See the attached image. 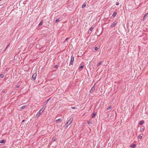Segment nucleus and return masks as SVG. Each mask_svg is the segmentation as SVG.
Returning a JSON list of instances; mask_svg holds the SVG:
<instances>
[{
    "label": "nucleus",
    "instance_id": "36",
    "mask_svg": "<svg viewBox=\"0 0 148 148\" xmlns=\"http://www.w3.org/2000/svg\"><path fill=\"white\" fill-rule=\"evenodd\" d=\"M24 121H25V120H23L22 121V122H24Z\"/></svg>",
    "mask_w": 148,
    "mask_h": 148
},
{
    "label": "nucleus",
    "instance_id": "28",
    "mask_svg": "<svg viewBox=\"0 0 148 148\" xmlns=\"http://www.w3.org/2000/svg\"><path fill=\"white\" fill-rule=\"evenodd\" d=\"M138 138L140 139H141L142 138V136H138Z\"/></svg>",
    "mask_w": 148,
    "mask_h": 148
},
{
    "label": "nucleus",
    "instance_id": "37",
    "mask_svg": "<svg viewBox=\"0 0 148 148\" xmlns=\"http://www.w3.org/2000/svg\"><path fill=\"white\" fill-rule=\"evenodd\" d=\"M18 86H17L16 87V88H18Z\"/></svg>",
    "mask_w": 148,
    "mask_h": 148
},
{
    "label": "nucleus",
    "instance_id": "27",
    "mask_svg": "<svg viewBox=\"0 0 148 148\" xmlns=\"http://www.w3.org/2000/svg\"><path fill=\"white\" fill-rule=\"evenodd\" d=\"M93 27H91L90 29V30L91 31L93 29Z\"/></svg>",
    "mask_w": 148,
    "mask_h": 148
},
{
    "label": "nucleus",
    "instance_id": "19",
    "mask_svg": "<svg viewBox=\"0 0 148 148\" xmlns=\"http://www.w3.org/2000/svg\"><path fill=\"white\" fill-rule=\"evenodd\" d=\"M101 63H102L101 62H99L98 63V64H97V66H99V65H101Z\"/></svg>",
    "mask_w": 148,
    "mask_h": 148
},
{
    "label": "nucleus",
    "instance_id": "24",
    "mask_svg": "<svg viewBox=\"0 0 148 148\" xmlns=\"http://www.w3.org/2000/svg\"><path fill=\"white\" fill-rule=\"evenodd\" d=\"M42 23H43L42 21H41L40 22V23L39 24V26H40V25H41L42 24Z\"/></svg>",
    "mask_w": 148,
    "mask_h": 148
},
{
    "label": "nucleus",
    "instance_id": "21",
    "mask_svg": "<svg viewBox=\"0 0 148 148\" xmlns=\"http://www.w3.org/2000/svg\"><path fill=\"white\" fill-rule=\"evenodd\" d=\"M112 108V107L111 106H109L107 108V110H109L111 109Z\"/></svg>",
    "mask_w": 148,
    "mask_h": 148
},
{
    "label": "nucleus",
    "instance_id": "10",
    "mask_svg": "<svg viewBox=\"0 0 148 148\" xmlns=\"http://www.w3.org/2000/svg\"><path fill=\"white\" fill-rule=\"evenodd\" d=\"M130 147L131 148H134L136 147V145L135 144H132L130 145Z\"/></svg>",
    "mask_w": 148,
    "mask_h": 148
},
{
    "label": "nucleus",
    "instance_id": "29",
    "mask_svg": "<svg viewBox=\"0 0 148 148\" xmlns=\"http://www.w3.org/2000/svg\"><path fill=\"white\" fill-rule=\"evenodd\" d=\"M95 50H97L98 49V48L97 47H95Z\"/></svg>",
    "mask_w": 148,
    "mask_h": 148
},
{
    "label": "nucleus",
    "instance_id": "17",
    "mask_svg": "<svg viewBox=\"0 0 148 148\" xmlns=\"http://www.w3.org/2000/svg\"><path fill=\"white\" fill-rule=\"evenodd\" d=\"M4 142H5V140H2L0 141V143H4Z\"/></svg>",
    "mask_w": 148,
    "mask_h": 148
},
{
    "label": "nucleus",
    "instance_id": "20",
    "mask_svg": "<svg viewBox=\"0 0 148 148\" xmlns=\"http://www.w3.org/2000/svg\"><path fill=\"white\" fill-rule=\"evenodd\" d=\"M59 21H60V19L59 18H58V19H57L56 20V22H59Z\"/></svg>",
    "mask_w": 148,
    "mask_h": 148
},
{
    "label": "nucleus",
    "instance_id": "5",
    "mask_svg": "<svg viewBox=\"0 0 148 148\" xmlns=\"http://www.w3.org/2000/svg\"><path fill=\"white\" fill-rule=\"evenodd\" d=\"M36 76L37 74L36 73H34L32 76V79H33L34 80L36 79Z\"/></svg>",
    "mask_w": 148,
    "mask_h": 148
},
{
    "label": "nucleus",
    "instance_id": "16",
    "mask_svg": "<svg viewBox=\"0 0 148 148\" xmlns=\"http://www.w3.org/2000/svg\"><path fill=\"white\" fill-rule=\"evenodd\" d=\"M62 121V120L61 119H57L56 120V122H57L58 121Z\"/></svg>",
    "mask_w": 148,
    "mask_h": 148
},
{
    "label": "nucleus",
    "instance_id": "33",
    "mask_svg": "<svg viewBox=\"0 0 148 148\" xmlns=\"http://www.w3.org/2000/svg\"><path fill=\"white\" fill-rule=\"evenodd\" d=\"M116 5H119V2H117L116 4Z\"/></svg>",
    "mask_w": 148,
    "mask_h": 148
},
{
    "label": "nucleus",
    "instance_id": "30",
    "mask_svg": "<svg viewBox=\"0 0 148 148\" xmlns=\"http://www.w3.org/2000/svg\"><path fill=\"white\" fill-rule=\"evenodd\" d=\"M144 130V128H142V129H141V131H143Z\"/></svg>",
    "mask_w": 148,
    "mask_h": 148
},
{
    "label": "nucleus",
    "instance_id": "12",
    "mask_svg": "<svg viewBox=\"0 0 148 148\" xmlns=\"http://www.w3.org/2000/svg\"><path fill=\"white\" fill-rule=\"evenodd\" d=\"M45 108L44 107H42L40 110V111H41L42 112H43V111H44V110L45 109Z\"/></svg>",
    "mask_w": 148,
    "mask_h": 148
},
{
    "label": "nucleus",
    "instance_id": "38",
    "mask_svg": "<svg viewBox=\"0 0 148 148\" xmlns=\"http://www.w3.org/2000/svg\"><path fill=\"white\" fill-rule=\"evenodd\" d=\"M9 45V44L8 45V46H8H8Z\"/></svg>",
    "mask_w": 148,
    "mask_h": 148
},
{
    "label": "nucleus",
    "instance_id": "3",
    "mask_svg": "<svg viewBox=\"0 0 148 148\" xmlns=\"http://www.w3.org/2000/svg\"><path fill=\"white\" fill-rule=\"evenodd\" d=\"M95 90V86L94 85L91 88V89L90 90V93H92Z\"/></svg>",
    "mask_w": 148,
    "mask_h": 148
},
{
    "label": "nucleus",
    "instance_id": "9",
    "mask_svg": "<svg viewBox=\"0 0 148 148\" xmlns=\"http://www.w3.org/2000/svg\"><path fill=\"white\" fill-rule=\"evenodd\" d=\"M117 23L116 22H114L112 23V24L111 25V26L112 27H114L115 25Z\"/></svg>",
    "mask_w": 148,
    "mask_h": 148
},
{
    "label": "nucleus",
    "instance_id": "25",
    "mask_svg": "<svg viewBox=\"0 0 148 148\" xmlns=\"http://www.w3.org/2000/svg\"><path fill=\"white\" fill-rule=\"evenodd\" d=\"M3 77V74H1L0 75V77L2 78Z\"/></svg>",
    "mask_w": 148,
    "mask_h": 148
},
{
    "label": "nucleus",
    "instance_id": "35",
    "mask_svg": "<svg viewBox=\"0 0 148 148\" xmlns=\"http://www.w3.org/2000/svg\"><path fill=\"white\" fill-rule=\"evenodd\" d=\"M68 39H69V38H66V39H65V41H66V40H67Z\"/></svg>",
    "mask_w": 148,
    "mask_h": 148
},
{
    "label": "nucleus",
    "instance_id": "2",
    "mask_svg": "<svg viewBox=\"0 0 148 148\" xmlns=\"http://www.w3.org/2000/svg\"><path fill=\"white\" fill-rule=\"evenodd\" d=\"M74 61V57L73 56H72L71 58L70 62V65L71 64L73 65V63Z\"/></svg>",
    "mask_w": 148,
    "mask_h": 148
},
{
    "label": "nucleus",
    "instance_id": "34",
    "mask_svg": "<svg viewBox=\"0 0 148 148\" xmlns=\"http://www.w3.org/2000/svg\"><path fill=\"white\" fill-rule=\"evenodd\" d=\"M8 46H7V47H6V48H5V50H4V51H3V52L5 51V50L6 49H7V48H8Z\"/></svg>",
    "mask_w": 148,
    "mask_h": 148
},
{
    "label": "nucleus",
    "instance_id": "31",
    "mask_svg": "<svg viewBox=\"0 0 148 148\" xmlns=\"http://www.w3.org/2000/svg\"><path fill=\"white\" fill-rule=\"evenodd\" d=\"M58 66L57 65H56L55 66V68H57L58 67Z\"/></svg>",
    "mask_w": 148,
    "mask_h": 148
},
{
    "label": "nucleus",
    "instance_id": "18",
    "mask_svg": "<svg viewBox=\"0 0 148 148\" xmlns=\"http://www.w3.org/2000/svg\"><path fill=\"white\" fill-rule=\"evenodd\" d=\"M86 6V3H84L82 5V8H83L85 7Z\"/></svg>",
    "mask_w": 148,
    "mask_h": 148
},
{
    "label": "nucleus",
    "instance_id": "4",
    "mask_svg": "<svg viewBox=\"0 0 148 148\" xmlns=\"http://www.w3.org/2000/svg\"><path fill=\"white\" fill-rule=\"evenodd\" d=\"M116 114L115 112H114V111H113V112H112V116H111L110 117V118L111 119H113L114 117V114Z\"/></svg>",
    "mask_w": 148,
    "mask_h": 148
},
{
    "label": "nucleus",
    "instance_id": "7",
    "mask_svg": "<svg viewBox=\"0 0 148 148\" xmlns=\"http://www.w3.org/2000/svg\"><path fill=\"white\" fill-rule=\"evenodd\" d=\"M148 14V13H147L145 14V15H144V16L143 18V21H144L146 19V16Z\"/></svg>",
    "mask_w": 148,
    "mask_h": 148
},
{
    "label": "nucleus",
    "instance_id": "1",
    "mask_svg": "<svg viewBox=\"0 0 148 148\" xmlns=\"http://www.w3.org/2000/svg\"><path fill=\"white\" fill-rule=\"evenodd\" d=\"M73 121V119L72 118H71L66 123V127H67L68 126L70 125L72 123Z\"/></svg>",
    "mask_w": 148,
    "mask_h": 148
},
{
    "label": "nucleus",
    "instance_id": "22",
    "mask_svg": "<svg viewBox=\"0 0 148 148\" xmlns=\"http://www.w3.org/2000/svg\"><path fill=\"white\" fill-rule=\"evenodd\" d=\"M84 67V65H83L81 66L80 67H79V68H80V69H82V68H83Z\"/></svg>",
    "mask_w": 148,
    "mask_h": 148
},
{
    "label": "nucleus",
    "instance_id": "14",
    "mask_svg": "<svg viewBox=\"0 0 148 148\" xmlns=\"http://www.w3.org/2000/svg\"><path fill=\"white\" fill-rule=\"evenodd\" d=\"M117 14L116 12H114V14H112V16L113 17H115Z\"/></svg>",
    "mask_w": 148,
    "mask_h": 148
},
{
    "label": "nucleus",
    "instance_id": "13",
    "mask_svg": "<svg viewBox=\"0 0 148 148\" xmlns=\"http://www.w3.org/2000/svg\"><path fill=\"white\" fill-rule=\"evenodd\" d=\"M26 106V105H24L23 106L21 107H20V109H24L25 107Z\"/></svg>",
    "mask_w": 148,
    "mask_h": 148
},
{
    "label": "nucleus",
    "instance_id": "32",
    "mask_svg": "<svg viewBox=\"0 0 148 148\" xmlns=\"http://www.w3.org/2000/svg\"><path fill=\"white\" fill-rule=\"evenodd\" d=\"M71 108L73 109H75V108L74 107H71Z\"/></svg>",
    "mask_w": 148,
    "mask_h": 148
},
{
    "label": "nucleus",
    "instance_id": "26",
    "mask_svg": "<svg viewBox=\"0 0 148 148\" xmlns=\"http://www.w3.org/2000/svg\"><path fill=\"white\" fill-rule=\"evenodd\" d=\"M56 138L55 137H54L53 138L52 140L53 141H54L56 140Z\"/></svg>",
    "mask_w": 148,
    "mask_h": 148
},
{
    "label": "nucleus",
    "instance_id": "23",
    "mask_svg": "<svg viewBox=\"0 0 148 148\" xmlns=\"http://www.w3.org/2000/svg\"><path fill=\"white\" fill-rule=\"evenodd\" d=\"M87 123L88 124H91V121H88V122H87Z\"/></svg>",
    "mask_w": 148,
    "mask_h": 148
},
{
    "label": "nucleus",
    "instance_id": "40",
    "mask_svg": "<svg viewBox=\"0 0 148 148\" xmlns=\"http://www.w3.org/2000/svg\"><path fill=\"white\" fill-rule=\"evenodd\" d=\"M53 0H51V1H53Z\"/></svg>",
    "mask_w": 148,
    "mask_h": 148
},
{
    "label": "nucleus",
    "instance_id": "8",
    "mask_svg": "<svg viewBox=\"0 0 148 148\" xmlns=\"http://www.w3.org/2000/svg\"><path fill=\"white\" fill-rule=\"evenodd\" d=\"M50 99H51V98H50L49 99H47L46 101H45L44 102V103L45 104L44 106H45L47 104L48 102L49 101V100Z\"/></svg>",
    "mask_w": 148,
    "mask_h": 148
},
{
    "label": "nucleus",
    "instance_id": "15",
    "mask_svg": "<svg viewBox=\"0 0 148 148\" xmlns=\"http://www.w3.org/2000/svg\"><path fill=\"white\" fill-rule=\"evenodd\" d=\"M96 115V113L95 112L93 113V114L92 116V118H94Z\"/></svg>",
    "mask_w": 148,
    "mask_h": 148
},
{
    "label": "nucleus",
    "instance_id": "39",
    "mask_svg": "<svg viewBox=\"0 0 148 148\" xmlns=\"http://www.w3.org/2000/svg\"><path fill=\"white\" fill-rule=\"evenodd\" d=\"M1 0H0V1H1Z\"/></svg>",
    "mask_w": 148,
    "mask_h": 148
},
{
    "label": "nucleus",
    "instance_id": "11",
    "mask_svg": "<svg viewBox=\"0 0 148 148\" xmlns=\"http://www.w3.org/2000/svg\"><path fill=\"white\" fill-rule=\"evenodd\" d=\"M144 121H140L139 123V124L140 125H142L144 123Z\"/></svg>",
    "mask_w": 148,
    "mask_h": 148
},
{
    "label": "nucleus",
    "instance_id": "6",
    "mask_svg": "<svg viewBox=\"0 0 148 148\" xmlns=\"http://www.w3.org/2000/svg\"><path fill=\"white\" fill-rule=\"evenodd\" d=\"M42 112H41V111H39L37 113V114H36V116L38 117H39L40 114L42 113Z\"/></svg>",
    "mask_w": 148,
    "mask_h": 148
}]
</instances>
